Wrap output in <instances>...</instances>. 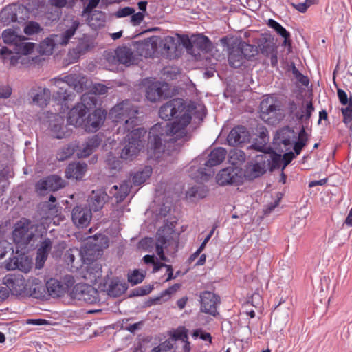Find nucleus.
<instances>
[{"mask_svg": "<svg viewBox=\"0 0 352 352\" xmlns=\"http://www.w3.org/2000/svg\"><path fill=\"white\" fill-rule=\"evenodd\" d=\"M228 63L230 67L237 69L244 65L246 63V59L243 57L241 51L239 49L235 41L230 45H228Z\"/></svg>", "mask_w": 352, "mask_h": 352, "instance_id": "17", "label": "nucleus"}, {"mask_svg": "<svg viewBox=\"0 0 352 352\" xmlns=\"http://www.w3.org/2000/svg\"><path fill=\"white\" fill-rule=\"evenodd\" d=\"M109 199V197L104 190L102 189L93 190L87 199L89 209L94 212L100 210Z\"/></svg>", "mask_w": 352, "mask_h": 352, "instance_id": "16", "label": "nucleus"}, {"mask_svg": "<svg viewBox=\"0 0 352 352\" xmlns=\"http://www.w3.org/2000/svg\"><path fill=\"white\" fill-rule=\"evenodd\" d=\"M144 276L138 270H134L133 273L128 276V280L132 285H137L144 280Z\"/></svg>", "mask_w": 352, "mask_h": 352, "instance_id": "53", "label": "nucleus"}, {"mask_svg": "<svg viewBox=\"0 0 352 352\" xmlns=\"http://www.w3.org/2000/svg\"><path fill=\"white\" fill-rule=\"evenodd\" d=\"M125 287L122 284L117 282H112L107 289L108 294L113 297H118L122 295L124 291Z\"/></svg>", "mask_w": 352, "mask_h": 352, "instance_id": "43", "label": "nucleus"}, {"mask_svg": "<svg viewBox=\"0 0 352 352\" xmlns=\"http://www.w3.org/2000/svg\"><path fill=\"white\" fill-rule=\"evenodd\" d=\"M108 87L100 83H98L94 85L92 88L93 94L96 96V94L102 95L107 92Z\"/></svg>", "mask_w": 352, "mask_h": 352, "instance_id": "64", "label": "nucleus"}, {"mask_svg": "<svg viewBox=\"0 0 352 352\" xmlns=\"http://www.w3.org/2000/svg\"><path fill=\"white\" fill-rule=\"evenodd\" d=\"M235 43L246 60H251L258 53L257 47L254 45L249 44L241 39L235 41Z\"/></svg>", "mask_w": 352, "mask_h": 352, "instance_id": "28", "label": "nucleus"}, {"mask_svg": "<svg viewBox=\"0 0 352 352\" xmlns=\"http://www.w3.org/2000/svg\"><path fill=\"white\" fill-rule=\"evenodd\" d=\"M226 155L227 151L225 148L221 147L215 148L210 152L205 165L208 167L217 166L223 162Z\"/></svg>", "mask_w": 352, "mask_h": 352, "instance_id": "26", "label": "nucleus"}, {"mask_svg": "<svg viewBox=\"0 0 352 352\" xmlns=\"http://www.w3.org/2000/svg\"><path fill=\"white\" fill-rule=\"evenodd\" d=\"M166 84L157 81L151 84L146 89V98L151 102L159 100L164 95V87Z\"/></svg>", "mask_w": 352, "mask_h": 352, "instance_id": "25", "label": "nucleus"}, {"mask_svg": "<svg viewBox=\"0 0 352 352\" xmlns=\"http://www.w3.org/2000/svg\"><path fill=\"white\" fill-rule=\"evenodd\" d=\"M278 110H279V107L276 104V101H274L272 105H269L267 112H261V118L263 120H267L269 119V118H267V116L274 115Z\"/></svg>", "mask_w": 352, "mask_h": 352, "instance_id": "59", "label": "nucleus"}, {"mask_svg": "<svg viewBox=\"0 0 352 352\" xmlns=\"http://www.w3.org/2000/svg\"><path fill=\"white\" fill-rule=\"evenodd\" d=\"M26 39H21L17 43L16 47H14L13 50L17 54L28 55L32 53L35 47V43L31 42H25Z\"/></svg>", "mask_w": 352, "mask_h": 352, "instance_id": "34", "label": "nucleus"}, {"mask_svg": "<svg viewBox=\"0 0 352 352\" xmlns=\"http://www.w3.org/2000/svg\"><path fill=\"white\" fill-rule=\"evenodd\" d=\"M91 217V210L86 207L77 206L72 210V221L78 228L87 227L89 224Z\"/></svg>", "mask_w": 352, "mask_h": 352, "instance_id": "15", "label": "nucleus"}, {"mask_svg": "<svg viewBox=\"0 0 352 352\" xmlns=\"http://www.w3.org/2000/svg\"><path fill=\"white\" fill-rule=\"evenodd\" d=\"M127 133L120 157L126 160H132L138 155L141 149L144 148L146 131L144 128H138Z\"/></svg>", "mask_w": 352, "mask_h": 352, "instance_id": "4", "label": "nucleus"}, {"mask_svg": "<svg viewBox=\"0 0 352 352\" xmlns=\"http://www.w3.org/2000/svg\"><path fill=\"white\" fill-rule=\"evenodd\" d=\"M50 131L52 136L56 139L67 138L72 133V130L65 124L64 118L58 115L54 116L51 120Z\"/></svg>", "mask_w": 352, "mask_h": 352, "instance_id": "11", "label": "nucleus"}, {"mask_svg": "<svg viewBox=\"0 0 352 352\" xmlns=\"http://www.w3.org/2000/svg\"><path fill=\"white\" fill-rule=\"evenodd\" d=\"M87 109L84 104H76L67 114V122L75 127H83L86 120Z\"/></svg>", "mask_w": 352, "mask_h": 352, "instance_id": "14", "label": "nucleus"}, {"mask_svg": "<svg viewBox=\"0 0 352 352\" xmlns=\"http://www.w3.org/2000/svg\"><path fill=\"white\" fill-rule=\"evenodd\" d=\"M87 166L85 163L73 162L69 164L65 170V176L68 179H81L85 172Z\"/></svg>", "mask_w": 352, "mask_h": 352, "instance_id": "22", "label": "nucleus"}, {"mask_svg": "<svg viewBox=\"0 0 352 352\" xmlns=\"http://www.w3.org/2000/svg\"><path fill=\"white\" fill-rule=\"evenodd\" d=\"M179 288V284H174L173 285L169 287L167 289L163 291L160 294V296L156 298V300L163 302L168 300L170 298L171 295L176 292Z\"/></svg>", "mask_w": 352, "mask_h": 352, "instance_id": "48", "label": "nucleus"}, {"mask_svg": "<svg viewBox=\"0 0 352 352\" xmlns=\"http://www.w3.org/2000/svg\"><path fill=\"white\" fill-rule=\"evenodd\" d=\"M100 140L98 135H94L89 138L84 145L82 149H80L77 153L78 157L80 158L87 157L90 155L95 148L99 146Z\"/></svg>", "mask_w": 352, "mask_h": 352, "instance_id": "29", "label": "nucleus"}, {"mask_svg": "<svg viewBox=\"0 0 352 352\" xmlns=\"http://www.w3.org/2000/svg\"><path fill=\"white\" fill-rule=\"evenodd\" d=\"M52 243L50 239H45L41 242L40 247L37 250L36 257V268L41 269L43 267L45 261L48 257V254L52 249Z\"/></svg>", "mask_w": 352, "mask_h": 352, "instance_id": "23", "label": "nucleus"}, {"mask_svg": "<svg viewBox=\"0 0 352 352\" xmlns=\"http://www.w3.org/2000/svg\"><path fill=\"white\" fill-rule=\"evenodd\" d=\"M3 283L12 294L16 296L25 294L27 280L22 274H7L3 278Z\"/></svg>", "mask_w": 352, "mask_h": 352, "instance_id": "8", "label": "nucleus"}, {"mask_svg": "<svg viewBox=\"0 0 352 352\" xmlns=\"http://www.w3.org/2000/svg\"><path fill=\"white\" fill-rule=\"evenodd\" d=\"M107 163L111 170H120L122 168L121 160L111 153L107 156Z\"/></svg>", "mask_w": 352, "mask_h": 352, "instance_id": "52", "label": "nucleus"}, {"mask_svg": "<svg viewBox=\"0 0 352 352\" xmlns=\"http://www.w3.org/2000/svg\"><path fill=\"white\" fill-rule=\"evenodd\" d=\"M65 181L57 175H51L47 178L38 181L35 186L36 191L39 195H43L45 191H56L65 187Z\"/></svg>", "mask_w": 352, "mask_h": 352, "instance_id": "9", "label": "nucleus"}, {"mask_svg": "<svg viewBox=\"0 0 352 352\" xmlns=\"http://www.w3.org/2000/svg\"><path fill=\"white\" fill-rule=\"evenodd\" d=\"M2 38L5 43L12 45L14 47H16L21 39H26L24 36L19 35L15 30L10 28L6 29L3 32Z\"/></svg>", "mask_w": 352, "mask_h": 352, "instance_id": "31", "label": "nucleus"}, {"mask_svg": "<svg viewBox=\"0 0 352 352\" xmlns=\"http://www.w3.org/2000/svg\"><path fill=\"white\" fill-rule=\"evenodd\" d=\"M172 338L175 340H181L185 343V348L188 349L189 351L190 347H189V342L187 341L188 340V335H187V331L183 328V329H177L172 335Z\"/></svg>", "mask_w": 352, "mask_h": 352, "instance_id": "49", "label": "nucleus"}, {"mask_svg": "<svg viewBox=\"0 0 352 352\" xmlns=\"http://www.w3.org/2000/svg\"><path fill=\"white\" fill-rule=\"evenodd\" d=\"M104 59L110 64H122L126 67L133 65L135 55L130 46L122 45L114 50L105 51Z\"/></svg>", "mask_w": 352, "mask_h": 352, "instance_id": "6", "label": "nucleus"}, {"mask_svg": "<svg viewBox=\"0 0 352 352\" xmlns=\"http://www.w3.org/2000/svg\"><path fill=\"white\" fill-rule=\"evenodd\" d=\"M191 110L181 98L173 99L163 104L159 110L160 117L165 120H175L171 124L161 122L151 128L148 135L150 148L155 151H160L163 142L175 141L186 137V128L192 120Z\"/></svg>", "mask_w": 352, "mask_h": 352, "instance_id": "1", "label": "nucleus"}, {"mask_svg": "<svg viewBox=\"0 0 352 352\" xmlns=\"http://www.w3.org/2000/svg\"><path fill=\"white\" fill-rule=\"evenodd\" d=\"M37 228V225L26 218L21 219L14 224L12 235L16 254H23L24 250L34 238Z\"/></svg>", "mask_w": 352, "mask_h": 352, "instance_id": "3", "label": "nucleus"}, {"mask_svg": "<svg viewBox=\"0 0 352 352\" xmlns=\"http://www.w3.org/2000/svg\"><path fill=\"white\" fill-rule=\"evenodd\" d=\"M51 81L54 82V85H56V87H58L59 88V90L56 93L57 97L60 100H66L67 96H69L68 94L67 93V90H66V87H65V85H67V83H64L60 85H58V83L55 82L54 78L52 79Z\"/></svg>", "mask_w": 352, "mask_h": 352, "instance_id": "58", "label": "nucleus"}, {"mask_svg": "<svg viewBox=\"0 0 352 352\" xmlns=\"http://www.w3.org/2000/svg\"><path fill=\"white\" fill-rule=\"evenodd\" d=\"M12 250V245L7 241H0V259L3 258L6 254Z\"/></svg>", "mask_w": 352, "mask_h": 352, "instance_id": "60", "label": "nucleus"}, {"mask_svg": "<svg viewBox=\"0 0 352 352\" xmlns=\"http://www.w3.org/2000/svg\"><path fill=\"white\" fill-rule=\"evenodd\" d=\"M46 289L49 294L53 297H59L64 295L67 289L68 285L63 283L56 278H50L45 283Z\"/></svg>", "mask_w": 352, "mask_h": 352, "instance_id": "24", "label": "nucleus"}, {"mask_svg": "<svg viewBox=\"0 0 352 352\" xmlns=\"http://www.w3.org/2000/svg\"><path fill=\"white\" fill-rule=\"evenodd\" d=\"M130 182L124 181L119 186L114 185L111 190L110 193L116 198L117 203L122 202L129 195L130 192Z\"/></svg>", "mask_w": 352, "mask_h": 352, "instance_id": "27", "label": "nucleus"}, {"mask_svg": "<svg viewBox=\"0 0 352 352\" xmlns=\"http://www.w3.org/2000/svg\"><path fill=\"white\" fill-rule=\"evenodd\" d=\"M43 30L38 23L36 21H29L24 28L23 32L27 35H33L38 34Z\"/></svg>", "mask_w": 352, "mask_h": 352, "instance_id": "50", "label": "nucleus"}, {"mask_svg": "<svg viewBox=\"0 0 352 352\" xmlns=\"http://www.w3.org/2000/svg\"><path fill=\"white\" fill-rule=\"evenodd\" d=\"M179 45V40L173 36H166L163 41V48L168 54H172L177 51Z\"/></svg>", "mask_w": 352, "mask_h": 352, "instance_id": "36", "label": "nucleus"}, {"mask_svg": "<svg viewBox=\"0 0 352 352\" xmlns=\"http://www.w3.org/2000/svg\"><path fill=\"white\" fill-rule=\"evenodd\" d=\"M200 298L201 311L213 316L219 314L217 305L220 303V298L217 295L211 292L206 291L201 293Z\"/></svg>", "mask_w": 352, "mask_h": 352, "instance_id": "10", "label": "nucleus"}, {"mask_svg": "<svg viewBox=\"0 0 352 352\" xmlns=\"http://www.w3.org/2000/svg\"><path fill=\"white\" fill-rule=\"evenodd\" d=\"M80 23L78 21H74L72 26L67 29L60 36V43L65 45L69 42V39L74 35L76 30L79 27Z\"/></svg>", "mask_w": 352, "mask_h": 352, "instance_id": "40", "label": "nucleus"}, {"mask_svg": "<svg viewBox=\"0 0 352 352\" xmlns=\"http://www.w3.org/2000/svg\"><path fill=\"white\" fill-rule=\"evenodd\" d=\"M100 0H89L88 4L84 8L82 11V16H88L94 12V9L96 8L99 4Z\"/></svg>", "mask_w": 352, "mask_h": 352, "instance_id": "54", "label": "nucleus"}, {"mask_svg": "<svg viewBox=\"0 0 352 352\" xmlns=\"http://www.w3.org/2000/svg\"><path fill=\"white\" fill-rule=\"evenodd\" d=\"M138 107L130 100H125L111 108L109 116L113 122L122 124L118 128V133L124 134L138 126Z\"/></svg>", "mask_w": 352, "mask_h": 352, "instance_id": "2", "label": "nucleus"}, {"mask_svg": "<svg viewBox=\"0 0 352 352\" xmlns=\"http://www.w3.org/2000/svg\"><path fill=\"white\" fill-rule=\"evenodd\" d=\"M30 96L33 103L41 107H46L51 98V91L47 88L38 87L37 89H32Z\"/></svg>", "mask_w": 352, "mask_h": 352, "instance_id": "21", "label": "nucleus"}, {"mask_svg": "<svg viewBox=\"0 0 352 352\" xmlns=\"http://www.w3.org/2000/svg\"><path fill=\"white\" fill-rule=\"evenodd\" d=\"M192 337L195 338H200L201 340L204 341L212 342V336L210 333L204 331L201 329H195L192 334Z\"/></svg>", "mask_w": 352, "mask_h": 352, "instance_id": "57", "label": "nucleus"}, {"mask_svg": "<svg viewBox=\"0 0 352 352\" xmlns=\"http://www.w3.org/2000/svg\"><path fill=\"white\" fill-rule=\"evenodd\" d=\"M23 257L14 256L6 263V268L8 270L19 269L21 271H26L29 267H25L22 264Z\"/></svg>", "mask_w": 352, "mask_h": 352, "instance_id": "41", "label": "nucleus"}, {"mask_svg": "<svg viewBox=\"0 0 352 352\" xmlns=\"http://www.w3.org/2000/svg\"><path fill=\"white\" fill-rule=\"evenodd\" d=\"M144 14L142 12H138L137 13H133L131 16V23L133 25H139L141 22L144 20Z\"/></svg>", "mask_w": 352, "mask_h": 352, "instance_id": "63", "label": "nucleus"}, {"mask_svg": "<svg viewBox=\"0 0 352 352\" xmlns=\"http://www.w3.org/2000/svg\"><path fill=\"white\" fill-rule=\"evenodd\" d=\"M54 81L60 85L67 83V85L72 87L77 92H82L87 87V78L81 74H70L63 78H54Z\"/></svg>", "mask_w": 352, "mask_h": 352, "instance_id": "12", "label": "nucleus"}, {"mask_svg": "<svg viewBox=\"0 0 352 352\" xmlns=\"http://www.w3.org/2000/svg\"><path fill=\"white\" fill-rule=\"evenodd\" d=\"M97 98L93 93H85L81 97V102L78 104H84L85 109L89 112L91 109L96 107Z\"/></svg>", "mask_w": 352, "mask_h": 352, "instance_id": "39", "label": "nucleus"}, {"mask_svg": "<svg viewBox=\"0 0 352 352\" xmlns=\"http://www.w3.org/2000/svg\"><path fill=\"white\" fill-rule=\"evenodd\" d=\"M249 139V133L243 126L234 127L228 134L227 141L229 145L232 146H238Z\"/></svg>", "mask_w": 352, "mask_h": 352, "instance_id": "18", "label": "nucleus"}, {"mask_svg": "<svg viewBox=\"0 0 352 352\" xmlns=\"http://www.w3.org/2000/svg\"><path fill=\"white\" fill-rule=\"evenodd\" d=\"M179 243V236L173 228L164 226L157 232L156 253L162 261H166L167 258L164 253V249L173 251L177 250Z\"/></svg>", "mask_w": 352, "mask_h": 352, "instance_id": "5", "label": "nucleus"}, {"mask_svg": "<svg viewBox=\"0 0 352 352\" xmlns=\"http://www.w3.org/2000/svg\"><path fill=\"white\" fill-rule=\"evenodd\" d=\"M135 12V10L131 7H124L118 10L116 12V16L118 18L125 17L127 16H131Z\"/></svg>", "mask_w": 352, "mask_h": 352, "instance_id": "62", "label": "nucleus"}, {"mask_svg": "<svg viewBox=\"0 0 352 352\" xmlns=\"http://www.w3.org/2000/svg\"><path fill=\"white\" fill-rule=\"evenodd\" d=\"M307 141V134L305 131V127L302 126L298 133V140L294 146V150L296 155H299L303 147L306 146Z\"/></svg>", "mask_w": 352, "mask_h": 352, "instance_id": "37", "label": "nucleus"}, {"mask_svg": "<svg viewBox=\"0 0 352 352\" xmlns=\"http://www.w3.org/2000/svg\"><path fill=\"white\" fill-rule=\"evenodd\" d=\"M229 161L234 166H239L245 161V153L239 149H233L230 152Z\"/></svg>", "mask_w": 352, "mask_h": 352, "instance_id": "38", "label": "nucleus"}, {"mask_svg": "<svg viewBox=\"0 0 352 352\" xmlns=\"http://www.w3.org/2000/svg\"><path fill=\"white\" fill-rule=\"evenodd\" d=\"M314 111V107L311 100L307 101L305 108L301 110V113L296 114L297 119L299 121L307 123L310 120L312 113Z\"/></svg>", "mask_w": 352, "mask_h": 352, "instance_id": "35", "label": "nucleus"}, {"mask_svg": "<svg viewBox=\"0 0 352 352\" xmlns=\"http://www.w3.org/2000/svg\"><path fill=\"white\" fill-rule=\"evenodd\" d=\"M237 170L233 167H228L221 170L217 175V182L221 186L236 184L239 182Z\"/></svg>", "mask_w": 352, "mask_h": 352, "instance_id": "20", "label": "nucleus"}, {"mask_svg": "<svg viewBox=\"0 0 352 352\" xmlns=\"http://www.w3.org/2000/svg\"><path fill=\"white\" fill-rule=\"evenodd\" d=\"M195 45H197L201 50H208L211 47V42L210 39L204 35H198L193 41Z\"/></svg>", "mask_w": 352, "mask_h": 352, "instance_id": "46", "label": "nucleus"}, {"mask_svg": "<svg viewBox=\"0 0 352 352\" xmlns=\"http://www.w3.org/2000/svg\"><path fill=\"white\" fill-rule=\"evenodd\" d=\"M342 114L343 116V122L346 126H352V98H349V104L346 107L342 108Z\"/></svg>", "mask_w": 352, "mask_h": 352, "instance_id": "42", "label": "nucleus"}, {"mask_svg": "<svg viewBox=\"0 0 352 352\" xmlns=\"http://www.w3.org/2000/svg\"><path fill=\"white\" fill-rule=\"evenodd\" d=\"M292 74L295 78L300 82L302 85L307 86L309 84V79L307 77L305 76L303 74H302L298 69L295 67V65H293L292 67Z\"/></svg>", "mask_w": 352, "mask_h": 352, "instance_id": "56", "label": "nucleus"}, {"mask_svg": "<svg viewBox=\"0 0 352 352\" xmlns=\"http://www.w3.org/2000/svg\"><path fill=\"white\" fill-rule=\"evenodd\" d=\"M75 151V146L74 144H68L62 148L57 153V159L59 161H64L71 157Z\"/></svg>", "mask_w": 352, "mask_h": 352, "instance_id": "44", "label": "nucleus"}, {"mask_svg": "<svg viewBox=\"0 0 352 352\" xmlns=\"http://www.w3.org/2000/svg\"><path fill=\"white\" fill-rule=\"evenodd\" d=\"M49 3L50 6L58 9V10L56 11V16L54 19H59L62 14L60 9L64 8L67 5V0H50Z\"/></svg>", "mask_w": 352, "mask_h": 352, "instance_id": "55", "label": "nucleus"}, {"mask_svg": "<svg viewBox=\"0 0 352 352\" xmlns=\"http://www.w3.org/2000/svg\"><path fill=\"white\" fill-rule=\"evenodd\" d=\"M25 294L36 298H41L45 292L46 285L37 278H30L27 280Z\"/></svg>", "mask_w": 352, "mask_h": 352, "instance_id": "19", "label": "nucleus"}, {"mask_svg": "<svg viewBox=\"0 0 352 352\" xmlns=\"http://www.w3.org/2000/svg\"><path fill=\"white\" fill-rule=\"evenodd\" d=\"M152 168L150 166H145L142 170L136 172L133 176V183L135 186L144 184L151 175Z\"/></svg>", "mask_w": 352, "mask_h": 352, "instance_id": "32", "label": "nucleus"}, {"mask_svg": "<svg viewBox=\"0 0 352 352\" xmlns=\"http://www.w3.org/2000/svg\"><path fill=\"white\" fill-rule=\"evenodd\" d=\"M250 171L248 176L250 178H256L262 175L265 173L264 166L258 163L254 164L248 168L247 172Z\"/></svg>", "mask_w": 352, "mask_h": 352, "instance_id": "51", "label": "nucleus"}, {"mask_svg": "<svg viewBox=\"0 0 352 352\" xmlns=\"http://www.w3.org/2000/svg\"><path fill=\"white\" fill-rule=\"evenodd\" d=\"M72 298L88 304H94L99 300L98 291L87 284L76 285L72 292Z\"/></svg>", "mask_w": 352, "mask_h": 352, "instance_id": "7", "label": "nucleus"}, {"mask_svg": "<svg viewBox=\"0 0 352 352\" xmlns=\"http://www.w3.org/2000/svg\"><path fill=\"white\" fill-rule=\"evenodd\" d=\"M140 49L142 50V56L146 58L151 57L157 50V43L153 38H150L142 42Z\"/></svg>", "mask_w": 352, "mask_h": 352, "instance_id": "33", "label": "nucleus"}, {"mask_svg": "<svg viewBox=\"0 0 352 352\" xmlns=\"http://www.w3.org/2000/svg\"><path fill=\"white\" fill-rule=\"evenodd\" d=\"M179 288V284H174L173 285L169 287L167 289L163 291L160 294V296L156 298V300L163 302L168 300L170 298L171 295L176 292Z\"/></svg>", "mask_w": 352, "mask_h": 352, "instance_id": "47", "label": "nucleus"}, {"mask_svg": "<svg viewBox=\"0 0 352 352\" xmlns=\"http://www.w3.org/2000/svg\"><path fill=\"white\" fill-rule=\"evenodd\" d=\"M106 20V14L100 10H94V12L88 15V23L94 28L102 27Z\"/></svg>", "mask_w": 352, "mask_h": 352, "instance_id": "30", "label": "nucleus"}, {"mask_svg": "<svg viewBox=\"0 0 352 352\" xmlns=\"http://www.w3.org/2000/svg\"><path fill=\"white\" fill-rule=\"evenodd\" d=\"M107 112L100 109H96L93 113L86 117L85 124L82 127L86 131L96 132L104 123Z\"/></svg>", "mask_w": 352, "mask_h": 352, "instance_id": "13", "label": "nucleus"}, {"mask_svg": "<svg viewBox=\"0 0 352 352\" xmlns=\"http://www.w3.org/2000/svg\"><path fill=\"white\" fill-rule=\"evenodd\" d=\"M260 49L261 53L266 56H271L272 54L275 53L274 45L267 42L261 45L260 46Z\"/></svg>", "mask_w": 352, "mask_h": 352, "instance_id": "61", "label": "nucleus"}, {"mask_svg": "<svg viewBox=\"0 0 352 352\" xmlns=\"http://www.w3.org/2000/svg\"><path fill=\"white\" fill-rule=\"evenodd\" d=\"M267 25L271 28H273L277 34L280 35L283 38L290 37V33L286 30V29L283 27L279 23L276 21L274 19H269Z\"/></svg>", "mask_w": 352, "mask_h": 352, "instance_id": "45", "label": "nucleus"}]
</instances>
